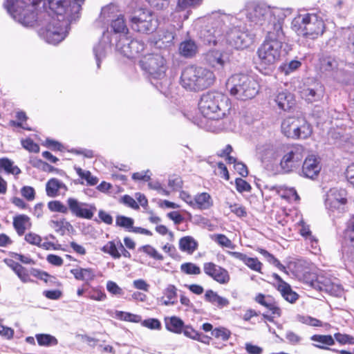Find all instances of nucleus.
Returning <instances> with one entry per match:
<instances>
[{"label":"nucleus","mask_w":354,"mask_h":354,"mask_svg":"<svg viewBox=\"0 0 354 354\" xmlns=\"http://www.w3.org/2000/svg\"><path fill=\"white\" fill-rule=\"evenodd\" d=\"M48 6L50 13L45 11L36 15L34 6L26 4L24 0H6L5 3L7 11L15 21L24 26H32L37 23L40 37L56 45L66 37L73 17L64 14L66 9L62 0H49Z\"/></svg>","instance_id":"nucleus-1"},{"label":"nucleus","mask_w":354,"mask_h":354,"mask_svg":"<svg viewBox=\"0 0 354 354\" xmlns=\"http://www.w3.org/2000/svg\"><path fill=\"white\" fill-rule=\"evenodd\" d=\"M200 37L205 44L216 45L224 38L232 48L243 50L252 43V35L239 25L238 18L220 11L212 12L201 30Z\"/></svg>","instance_id":"nucleus-2"},{"label":"nucleus","mask_w":354,"mask_h":354,"mask_svg":"<svg viewBox=\"0 0 354 354\" xmlns=\"http://www.w3.org/2000/svg\"><path fill=\"white\" fill-rule=\"evenodd\" d=\"M290 12V9L270 8L264 3L248 1L240 15H245L250 23L261 26L268 32L278 24L282 28L284 19Z\"/></svg>","instance_id":"nucleus-3"},{"label":"nucleus","mask_w":354,"mask_h":354,"mask_svg":"<svg viewBox=\"0 0 354 354\" xmlns=\"http://www.w3.org/2000/svg\"><path fill=\"white\" fill-rule=\"evenodd\" d=\"M215 81L216 75L211 69L197 65H189L182 70L180 84L187 91H199L210 87Z\"/></svg>","instance_id":"nucleus-4"},{"label":"nucleus","mask_w":354,"mask_h":354,"mask_svg":"<svg viewBox=\"0 0 354 354\" xmlns=\"http://www.w3.org/2000/svg\"><path fill=\"white\" fill-rule=\"evenodd\" d=\"M284 41L283 28L278 24L272 28V31L267 32L266 41L258 49L257 54L261 64L269 66L279 60Z\"/></svg>","instance_id":"nucleus-5"},{"label":"nucleus","mask_w":354,"mask_h":354,"mask_svg":"<svg viewBox=\"0 0 354 354\" xmlns=\"http://www.w3.org/2000/svg\"><path fill=\"white\" fill-rule=\"evenodd\" d=\"M291 27L299 36L309 39L322 35L326 28L322 16L316 13L298 15L292 21Z\"/></svg>","instance_id":"nucleus-6"},{"label":"nucleus","mask_w":354,"mask_h":354,"mask_svg":"<svg viewBox=\"0 0 354 354\" xmlns=\"http://www.w3.org/2000/svg\"><path fill=\"white\" fill-rule=\"evenodd\" d=\"M228 101V98L221 93L208 92L201 96L198 109L205 118L218 120L230 110Z\"/></svg>","instance_id":"nucleus-7"},{"label":"nucleus","mask_w":354,"mask_h":354,"mask_svg":"<svg viewBox=\"0 0 354 354\" xmlns=\"http://www.w3.org/2000/svg\"><path fill=\"white\" fill-rule=\"evenodd\" d=\"M226 87L232 95L241 100L253 98L259 91L258 82L243 73L232 75L227 80Z\"/></svg>","instance_id":"nucleus-8"},{"label":"nucleus","mask_w":354,"mask_h":354,"mask_svg":"<svg viewBox=\"0 0 354 354\" xmlns=\"http://www.w3.org/2000/svg\"><path fill=\"white\" fill-rule=\"evenodd\" d=\"M48 207L51 212L67 214L68 212L72 215L80 218L90 220L97 210L94 204L80 202L77 199L70 197L66 200V205L59 201L48 202Z\"/></svg>","instance_id":"nucleus-9"},{"label":"nucleus","mask_w":354,"mask_h":354,"mask_svg":"<svg viewBox=\"0 0 354 354\" xmlns=\"http://www.w3.org/2000/svg\"><path fill=\"white\" fill-rule=\"evenodd\" d=\"M281 132L292 139H306L313 133L310 124L302 117H288L281 123Z\"/></svg>","instance_id":"nucleus-10"},{"label":"nucleus","mask_w":354,"mask_h":354,"mask_svg":"<svg viewBox=\"0 0 354 354\" xmlns=\"http://www.w3.org/2000/svg\"><path fill=\"white\" fill-rule=\"evenodd\" d=\"M321 70L326 72H332L333 78L342 83L347 84L351 77L354 75V64H344L339 63L334 57L323 56L319 59Z\"/></svg>","instance_id":"nucleus-11"},{"label":"nucleus","mask_w":354,"mask_h":354,"mask_svg":"<svg viewBox=\"0 0 354 354\" xmlns=\"http://www.w3.org/2000/svg\"><path fill=\"white\" fill-rule=\"evenodd\" d=\"M129 17L131 28L136 32L149 34L158 27V21L149 10L139 8L133 11Z\"/></svg>","instance_id":"nucleus-12"},{"label":"nucleus","mask_w":354,"mask_h":354,"mask_svg":"<svg viewBox=\"0 0 354 354\" xmlns=\"http://www.w3.org/2000/svg\"><path fill=\"white\" fill-rule=\"evenodd\" d=\"M140 66L154 79L161 80L167 71L166 60L158 53L145 55L140 60Z\"/></svg>","instance_id":"nucleus-13"},{"label":"nucleus","mask_w":354,"mask_h":354,"mask_svg":"<svg viewBox=\"0 0 354 354\" xmlns=\"http://www.w3.org/2000/svg\"><path fill=\"white\" fill-rule=\"evenodd\" d=\"M145 44L138 39H132L127 35H122L116 44L117 50L124 56L133 59L139 56L145 49Z\"/></svg>","instance_id":"nucleus-14"},{"label":"nucleus","mask_w":354,"mask_h":354,"mask_svg":"<svg viewBox=\"0 0 354 354\" xmlns=\"http://www.w3.org/2000/svg\"><path fill=\"white\" fill-rule=\"evenodd\" d=\"M322 169L321 156H306L303 162L299 175L314 180Z\"/></svg>","instance_id":"nucleus-15"},{"label":"nucleus","mask_w":354,"mask_h":354,"mask_svg":"<svg viewBox=\"0 0 354 354\" xmlns=\"http://www.w3.org/2000/svg\"><path fill=\"white\" fill-rule=\"evenodd\" d=\"M203 271L206 275L212 278L220 284H226L230 280L228 271L213 262L204 263Z\"/></svg>","instance_id":"nucleus-16"},{"label":"nucleus","mask_w":354,"mask_h":354,"mask_svg":"<svg viewBox=\"0 0 354 354\" xmlns=\"http://www.w3.org/2000/svg\"><path fill=\"white\" fill-rule=\"evenodd\" d=\"M205 62L215 69L223 68L230 62V57L226 53L216 49L208 50L204 55Z\"/></svg>","instance_id":"nucleus-17"},{"label":"nucleus","mask_w":354,"mask_h":354,"mask_svg":"<svg viewBox=\"0 0 354 354\" xmlns=\"http://www.w3.org/2000/svg\"><path fill=\"white\" fill-rule=\"evenodd\" d=\"M202 3V0H177L175 12L180 13L178 21H185L188 19L192 10L196 8Z\"/></svg>","instance_id":"nucleus-18"},{"label":"nucleus","mask_w":354,"mask_h":354,"mask_svg":"<svg viewBox=\"0 0 354 354\" xmlns=\"http://www.w3.org/2000/svg\"><path fill=\"white\" fill-rule=\"evenodd\" d=\"M342 250L347 254H354V214L348 221L344 231Z\"/></svg>","instance_id":"nucleus-19"},{"label":"nucleus","mask_w":354,"mask_h":354,"mask_svg":"<svg viewBox=\"0 0 354 354\" xmlns=\"http://www.w3.org/2000/svg\"><path fill=\"white\" fill-rule=\"evenodd\" d=\"M323 87L318 82H315L308 87H304L301 91V97L308 102L320 100L323 97Z\"/></svg>","instance_id":"nucleus-20"},{"label":"nucleus","mask_w":354,"mask_h":354,"mask_svg":"<svg viewBox=\"0 0 354 354\" xmlns=\"http://www.w3.org/2000/svg\"><path fill=\"white\" fill-rule=\"evenodd\" d=\"M109 32H104L102 40L93 47V53L95 57L97 68L100 66L101 60L105 57L106 51L110 47L111 39L109 38Z\"/></svg>","instance_id":"nucleus-21"},{"label":"nucleus","mask_w":354,"mask_h":354,"mask_svg":"<svg viewBox=\"0 0 354 354\" xmlns=\"http://www.w3.org/2000/svg\"><path fill=\"white\" fill-rule=\"evenodd\" d=\"M254 300L256 302L265 306L271 311L272 315H276L277 317H280L281 315V310L278 306L277 303L270 295L266 296L262 293H259L256 295Z\"/></svg>","instance_id":"nucleus-22"},{"label":"nucleus","mask_w":354,"mask_h":354,"mask_svg":"<svg viewBox=\"0 0 354 354\" xmlns=\"http://www.w3.org/2000/svg\"><path fill=\"white\" fill-rule=\"evenodd\" d=\"M274 101L278 108L283 111H288L294 104L293 96L287 91H279L274 97Z\"/></svg>","instance_id":"nucleus-23"},{"label":"nucleus","mask_w":354,"mask_h":354,"mask_svg":"<svg viewBox=\"0 0 354 354\" xmlns=\"http://www.w3.org/2000/svg\"><path fill=\"white\" fill-rule=\"evenodd\" d=\"M71 273L77 280L84 281L86 286H88L89 282L93 281L96 277L95 270L91 268L72 269Z\"/></svg>","instance_id":"nucleus-24"},{"label":"nucleus","mask_w":354,"mask_h":354,"mask_svg":"<svg viewBox=\"0 0 354 354\" xmlns=\"http://www.w3.org/2000/svg\"><path fill=\"white\" fill-rule=\"evenodd\" d=\"M174 39V32L173 31L162 30L158 32L154 44L158 48H166L171 46Z\"/></svg>","instance_id":"nucleus-25"},{"label":"nucleus","mask_w":354,"mask_h":354,"mask_svg":"<svg viewBox=\"0 0 354 354\" xmlns=\"http://www.w3.org/2000/svg\"><path fill=\"white\" fill-rule=\"evenodd\" d=\"M46 144L48 148L55 151H59L61 153H77L79 155H88L89 151L86 149H69L64 147L63 145L59 143L57 141L47 139L46 141Z\"/></svg>","instance_id":"nucleus-26"},{"label":"nucleus","mask_w":354,"mask_h":354,"mask_svg":"<svg viewBox=\"0 0 354 354\" xmlns=\"http://www.w3.org/2000/svg\"><path fill=\"white\" fill-rule=\"evenodd\" d=\"M31 226L30 218L26 214H19L13 218V227L19 236L24 235L25 231Z\"/></svg>","instance_id":"nucleus-27"},{"label":"nucleus","mask_w":354,"mask_h":354,"mask_svg":"<svg viewBox=\"0 0 354 354\" xmlns=\"http://www.w3.org/2000/svg\"><path fill=\"white\" fill-rule=\"evenodd\" d=\"M301 160L298 156H283L280 160V167L283 173H289L298 169Z\"/></svg>","instance_id":"nucleus-28"},{"label":"nucleus","mask_w":354,"mask_h":354,"mask_svg":"<svg viewBox=\"0 0 354 354\" xmlns=\"http://www.w3.org/2000/svg\"><path fill=\"white\" fill-rule=\"evenodd\" d=\"M166 329L176 334H181L184 329V322L178 317H165L164 319Z\"/></svg>","instance_id":"nucleus-29"},{"label":"nucleus","mask_w":354,"mask_h":354,"mask_svg":"<svg viewBox=\"0 0 354 354\" xmlns=\"http://www.w3.org/2000/svg\"><path fill=\"white\" fill-rule=\"evenodd\" d=\"M111 30L115 34H122L127 35L129 33V28L124 16L122 13L119 14L115 19L110 21Z\"/></svg>","instance_id":"nucleus-30"},{"label":"nucleus","mask_w":354,"mask_h":354,"mask_svg":"<svg viewBox=\"0 0 354 354\" xmlns=\"http://www.w3.org/2000/svg\"><path fill=\"white\" fill-rule=\"evenodd\" d=\"M204 299L207 302L216 306L219 308L227 306L230 304L229 300L217 294L212 290H207L204 295Z\"/></svg>","instance_id":"nucleus-31"},{"label":"nucleus","mask_w":354,"mask_h":354,"mask_svg":"<svg viewBox=\"0 0 354 354\" xmlns=\"http://www.w3.org/2000/svg\"><path fill=\"white\" fill-rule=\"evenodd\" d=\"M119 14H121L119 6L114 3H110L102 8L100 19L102 21L110 22Z\"/></svg>","instance_id":"nucleus-32"},{"label":"nucleus","mask_w":354,"mask_h":354,"mask_svg":"<svg viewBox=\"0 0 354 354\" xmlns=\"http://www.w3.org/2000/svg\"><path fill=\"white\" fill-rule=\"evenodd\" d=\"M213 205L211 196L207 192H203L195 196L194 207L200 209H208Z\"/></svg>","instance_id":"nucleus-33"},{"label":"nucleus","mask_w":354,"mask_h":354,"mask_svg":"<svg viewBox=\"0 0 354 354\" xmlns=\"http://www.w3.org/2000/svg\"><path fill=\"white\" fill-rule=\"evenodd\" d=\"M84 0H62V3L66 9V12L64 14L67 16L70 15L73 17V20L75 19V14H77L80 10L81 6L84 3Z\"/></svg>","instance_id":"nucleus-34"},{"label":"nucleus","mask_w":354,"mask_h":354,"mask_svg":"<svg viewBox=\"0 0 354 354\" xmlns=\"http://www.w3.org/2000/svg\"><path fill=\"white\" fill-rule=\"evenodd\" d=\"M62 188L67 189L64 183L57 178H51L46 185V194L50 197H55L58 195L59 190Z\"/></svg>","instance_id":"nucleus-35"},{"label":"nucleus","mask_w":354,"mask_h":354,"mask_svg":"<svg viewBox=\"0 0 354 354\" xmlns=\"http://www.w3.org/2000/svg\"><path fill=\"white\" fill-rule=\"evenodd\" d=\"M198 50L196 43L192 40L183 41L179 47L180 55L185 57H192Z\"/></svg>","instance_id":"nucleus-36"},{"label":"nucleus","mask_w":354,"mask_h":354,"mask_svg":"<svg viewBox=\"0 0 354 354\" xmlns=\"http://www.w3.org/2000/svg\"><path fill=\"white\" fill-rule=\"evenodd\" d=\"M198 244L192 236H185L179 241V248L181 251L193 253L197 248Z\"/></svg>","instance_id":"nucleus-37"},{"label":"nucleus","mask_w":354,"mask_h":354,"mask_svg":"<svg viewBox=\"0 0 354 354\" xmlns=\"http://www.w3.org/2000/svg\"><path fill=\"white\" fill-rule=\"evenodd\" d=\"M101 250L104 253L109 254L115 259L121 257V254L118 250V238L113 241H108L106 244L101 248Z\"/></svg>","instance_id":"nucleus-38"},{"label":"nucleus","mask_w":354,"mask_h":354,"mask_svg":"<svg viewBox=\"0 0 354 354\" xmlns=\"http://www.w3.org/2000/svg\"><path fill=\"white\" fill-rule=\"evenodd\" d=\"M177 288L173 284H169L164 290V295L167 297L162 304L165 306L174 305L177 302Z\"/></svg>","instance_id":"nucleus-39"},{"label":"nucleus","mask_w":354,"mask_h":354,"mask_svg":"<svg viewBox=\"0 0 354 354\" xmlns=\"http://www.w3.org/2000/svg\"><path fill=\"white\" fill-rule=\"evenodd\" d=\"M86 297L95 301H104L106 299V295L102 287H91L86 289Z\"/></svg>","instance_id":"nucleus-40"},{"label":"nucleus","mask_w":354,"mask_h":354,"mask_svg":"<svg viewBox=\"0 0 354 354\" xmlns=\"http://www.w3.org/2000/svg\"><path fill=\"white\" fill-rule=\"evenodd\" d=\"M1 170L12 174H18L21 172L19 167L13 166V162L7 158H0V171Z\"/></svg>","instance_id":"nucleus-41"},{"label":"nucleus","mask_w":354,"mask_h":354,"mask_svg":"<svg viewBox=\"0 0 354 354\" xmlns=\"http://www.w3.org/2000/svg\"><path fill=\"white\" fill-rule=\"evenodd\" d=\"M36 339L38 344L42 346H55L58 344L55 337L48 334H37Z\"/></svg>","instance_id":"nucleus-42"},{"label":"nucleus","mask_w":354,"mask_h":354,"mask_svg":"<svg viewBox=\"0 0 354 354\" xmlns=\"http://www.w3.org/2000/svg\"><path fill=\"white\" fill-rule=\"evenodd\" d=\"M115 317L117 319L122 321L139 323L142 321L140 315H135L128 312L118 311L115 312Z\"/></svg>","instance_id":"nucleus-43"},{"label":"nucleus","mask_w":354,"mask_h":354,"mask_svg":"<svg viewBox=\"0 0 354 354\" xmlns=\"http://www.w3.org/2000/svg\"><path fill=\"white\" fill-rule=\"evenodd\" d=\"M283 286L278 290L281 292L283 297L290 303H294L298 299V295L293 292L288 283H283Z\"/></svg>","instance_id":"nucleus-44"},{"label":"nucleus","mask_w":354,"mask_h":354,"mask_svg":"<svg viewBox=\"0 0 354 354\" xmlns=\"http://www.w3.org/2000/svg\"><path fill=\"white\" fill-rule=\"evenodd\" d=\"M75 169L81 178L86 180L88 185L93 186L97 184L98 178L92 176L89 171H84L80 167H75Z\"/></svg>","instance_id":"nucleus-45"},{"label":"nucleus","mask_w":354,"mask_h":354,"mask_svg":"<svg viewBox=\"0 0 354 354\" xmlns=\"http://www.w3.org/2000/svg\"><path fill=\"white\" fill-rule=\"evenodd\" d=\"M260 253L266 259V260L271 264L276 266L279 270L287 272L286 267L282 265L280 261L272 254L268 252L264 249H261Z\"/></svg>","instance_id":"nucleus-46"},{"label":"nucleus","mask_w":354,"mask_h":354,"mask_svg":"<svg viewBox=\"0 0 354 354\" xmlns=\"http://www.w3.org/2000/svg\"><path fill=\"white\" fill-rule=\"evenodd\" d=\"M227 162L230 164L234 163V169L243 177H246L248 174V170L245 164L241 162H237L234 156H226Z\"/></svg>","instance_id":"nucleus-47"},{"label":"nucleus","mask_w":354,"mask_h":354,"mask_svg":"<svg viewBox=\"0 0 354 354\" xmlns=\"http://www.w3.org/2000/svg\"><path fill=\"white\" fill-rule=\"evenodd\" d=\"M180 271L186 274H195L198 275L201 273V270L197 265L187 262L181 264Z\"/></svg>","instance_id":"nucleus-48"},{"label":"nucleus","mask_w":354,"mask_h":354,"mask_svg":"<svg viewBox=\"0 0 354 354\" xmlns=\"http://www.w3.org/2000/svg\"><path fill=\"white\" fill-rule=\"evenodd\" d=\"M332 282L330 279L324 277H318L315 281L311 282V286L316 290L324 292L327 290L328 286Z\"/></svg>","instance_id":"nucleus-49"},{"label":"nucleus","mask_w":354,"mask_h":354,"mask_svg":"<svg viewBox=\"0 0 354 354\" xmlns=\"http://www.w3.org/2000/svg\"><path fill=\"white\" fill-rule=\"evenodd\" d=\"M134 223V220L132 218L127 217L122 215H118L115 218V225L119 227L127 229L129 232Z\"/></svg>","instance_id":"nucleus-50"},{"label":"nucleus","mask_w":354,"mask_h":354,"mask_svg":"<svg viewBox=\"0 0 354 354\" xmlns=\"http://www.w3.org/2000/svg\"><path fill=\"white\" fill-rule=\"evenodd\" d=\"M138 250L145 252L154 259L159 261L163 260V256L150 245H142L139 248Z\"/></svg>","instance_id":"nucleus-51"},{"label":"nucleus","mask_w":354,"mask_h":354,"mask_svg":"<svg viewBox=\"0 0 354 354\" xmlns=\"http://www.w3.org/2000/svg\"><path fill=\"white\" fill-rule=\"evenodd\" d=\"M52 227L55 228L57 232H60L62 235L65 234V230H68L72 227V225L68 221L63 218L60 221H51Z\"/></svg>","instance_id":"nucleus-52"},{"label":"nucleus","mask_w":354,"mask_h":354,"mask_svg":"<svg viewBox=\"0 0 354 354\" xmlns=\"http://www.w3.org/2000/svg\"><path fill=\"white\" fill-rule=\"evenodd\" d=\"M274 148L269 142H260L256 146V153L258 154H270L274 153Z\"/></svg>","instance_id":"nucleus-53"},{"label":"nucleus","mask_w":354,"mask_h":354,"mask_svg":"<svg viewBox=\"0 0 354 354\" xmlns=\"http://www.w3.org/2000/svg\"><path fill=\"white\" fill-rule=\"evenodd\" d=\"M212 335L215 338L221 339L223 341H227L231 336V331L229 329L224 327H218L215 328L212 331Z\"/></svg>","instance_id":"nucleus-54"},{"label":"nucleus","mask_w":354,"mask_h":354,"mask_svg":"<svg viewBox=\"0 0 354 354\" xmlns=\"http://www.w3.org/2000/svg\"><path fill=\"white\" fill-rule=\"evenodd\" d=\"M325 205L327 209L333 212L335 209H340L341 206L344 205V204L340 203V202L338 201V199L333 196V195H326Z\"/></svg>","instance_id":"nucleus-55"},{"label":"nucleus","mask_w":354,"mask_h":354,"mask_svg":"<svg viewBox=\"0 0 354 354\" xmlns=\"http://www.w3.org/2000/svg\"><path fill=\"white\" fill-rule=\"evenodd\" d=\"M344 36L346 37V48L350 53L354 55V27L346 29L344 32Z\"/></svg>","instance_id":"nucleus-56"},{"label":"nucleus","mask_w":354,"mask_h":354,"mask_svg":"<svg viewBox=\"0 0 354 354\" xmlns=\"http://www.w3.org/2000/svg\"><path fill=\"white\" fill-rule=\"evenodd\" d=\"M310 339L327 346L335 344V340L330 335H314L310 337Z\"/></svg>","instance_id":"nucleus-57"},{"label":"nucleus","mask_w":354,"mask_h":354,"mask_svg":"<svg viewBox=\"0 0 354 354\" xmlns=\"http://www.w3.org/2000/svg\"><path fill=\"white\" fill-rule=\"evenodd\" d=\"M236 189L239 193L250 192L252 189L251 185L241 178L235 179Z\"/></svg>","instance_id":"nucleus-58"},{"label":"nucleus","mask_w":354,"mask_h":354,"mask_svg":"<svg viewBox=\"0 0 354 354\" xmlns=\"http://www.w3.org/2000/svg\"><path fill=\"white\" fill-rule=\"evenodd\" d=\"M334 337L337 342L340 344H354V337L348 334H342L340 333H336L334 335Z\"/></svg>","instance_id":"nucleus-59"},{"label":"nucleus","mask_w":354,"mask_h":354,"mask_svg":"<svg viewBox=\"0 0 354 354\" xmlns=\"http://www.w3.org/2000/svg\"><path fill=\"white\" fill-rule=\"evenodd\" d=\"M142 326L151 330H160L162 325L160 322L156 318H149L141 322Z\"/></svg>","instance_id":"nucleus-60"},{"label":"nucleus","mask_w":354,"mask_h":354,"mask_svg":"<svg viewBox=\"0 0 354 354\" xmlns=\"http://www.w3.org/2000/svg\"><path fill=\"white\" fill-rule=\"evenodd\" d=\"M324 292L335 297H341L343 293V288L341 285L332 281Z\"/></svg>","instance_id":"nucleus-61"},{"label":"nucleus","mask_w":354,"mask_h":354,"mask_svg":"<svg viewBox=\"0 0 354 354\" xmlns=\"http://www.w3.org/2000/svg\"><path fill=\"white\" fill-rule=\"evenodd\" d=\"M183 182L179 176L173 175L169 177L168 185L173 191H177L183 187Z\"/></svg>","instance_id":"nucleus-62"},{"label":"nucleus","mask_w":354,"mask_h":354,"mask_svg":"<svg viewBox=\"0 0 354 354\" xmlns=\"http://www.w3.org/2000/svg\"><path fill=\"white\" fill-rule=\"evenodd\" d=\"M214 241L221 246L232 249L234 248L232 241L225 234H218L214 235Z\"/></svg>","instance_id":"nucleus-63"},{"label":"nucleus","mask_w":354,"mask_h":354,"mask_svg":"<svg viewBox=\"0 0 354 354\" xmlns=\"http://www.w3.org/2000/svg\"><path fill=\"white\" fill-rule=\"evenodd\" d=\"M24 239L28 243L37 245L38 247L40 245V243L42 241L41 237L34 232H29L26 234L25 235Z\"/></svg>","instance_id":"nucleus-64"}]
</instances>
